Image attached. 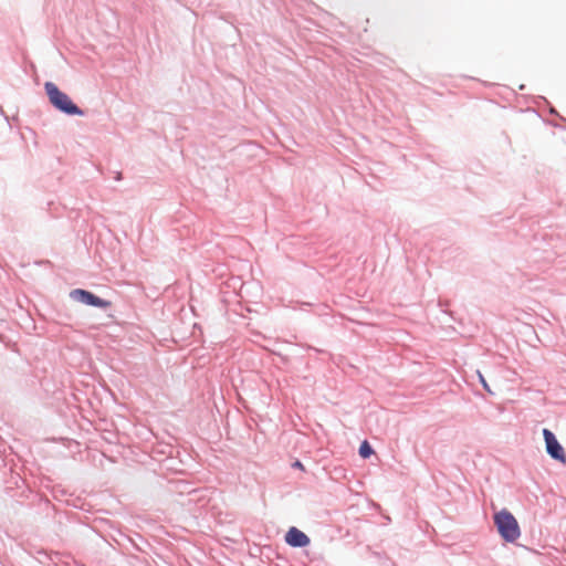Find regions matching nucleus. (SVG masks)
<instances>
[{
    "label": "nucleus",
    "instance_id": "1",
    "mask_svg": "<svg viewBox=\"0 0 566 566\" xmlns=\"http://www.w3.org/2000/svg\"><path fill=\"white\" fill-rule=\"evenodd\" d=\"M46 95L51 104L63 113L69 115H83V111L80 109L70 98V96L51 82H46L44 85Z\"/></svg>",
    "mask_w": 566,
    "mask_h": 566
},
{
    "label": "nucleus",
    "instance_id": "2",
    "mask_svg": "<svg viewBox=\"0 0 566 566\" xmlns=\"http://www.w3.org/2000/svg\"><path fill=\"white\" fill-rule=\"evenodd\" d=\"M494 523L497 527L500 535L506 542H515L520 535V526L516 518L511 512L503 509L494 515Z\"/></svg>",
    "mask_w": 566,
    "mask_h": 566
},
{
    "label": "nucleus",
    "instance_id": "3",
    "mask_svg": "<svg viewBox=\"0 0 566 566\" xmlns=\"http://www.w3.org/2000/svg\"><path fill=\"white\" fill-rule=\"evenodd\" d=\"M70 296L77 302L84 303L86 305L101 307V308H107L112 305L109 301L103 300L93 293L82 290V289H75L70 293Z\"/></svg>",
    "mask_w": 566,
    "mask_h": 566
},
{
    "label": "nucleus",
    "instance_id": "4",
    "mask_svg": "<svg viewBox=\"0 0 566 566\" xmlns=\"http://www.w3.org/2000/svg\"><path fill=\"white\" fill-rule=\"evenodd\" d=\"M543 436H544V440H545V443H546V451H547V453L553 459L565 463L566 462V453H565L563 447L557 441V439L554 436V433L551 430H548V429H544L543 430Z\"/></svg>",
    "mask_w": 566,
    "mask_h": 566
},
{
    "label": "nucleus",
    "instance_id": "5",
    "mask_svg": "<svg viewBox=\"0 0 566 566\" xmlns=\"http://www.w3.org/2000/svg\"><path fill=\"white\" fill-rule=\"evenodd\" d=\"M285 541L289 545L293 547H304L310 543V538L307 537V535L296 527H291L287 531L285 535Z\"/></svg>",
    "mask_w": 566,
    "mask_h": 566
},
{
    "label": "nucleus",
    "instance_id": "6",
    "mask_svg": "<svg viewBox=\"0 0 566 566\" xmlns=\"http://www.w3.org/2000/svg\"><path fill=\"white\" fill-rule=\"evenodd\" d=\"M374 453V450L371 448V446L369 444L368 441H363L360 447H359V455L363 458V459H367L369 458L371 454Z\"/></svg>",
    "mask_w": 566,
    "mask_h": 566
},
{
    "label": "nucleus",
    "instance_id": "7",
    "mask_svg": "<svg viewBox=\"0 0 566 566\" xmlns=\"http://www.w3.org/2000/svg\"><path fill=\"white\" fill-rule=\"evenodd\" d=\"M478 376H479V380H480V382L482 384L483 388H484L488 392L493 394V392H492V390H491V388H490V386H489V384L486 382V380H485L484 376H483V375H482V373H481V371H479V370H478Z\"/></svg>",
    "mask_w": 566,
    "mask_h": 566
},
{
    "label": "nucleus",
    "instance_id": "8",
    "mask_svg": "<svg viewBox=\"0 0 566 566\" xmlns=\"http://www.w3.org/2000/svg\"><path fill=\"white\" fill-rule=\"evenodd\" d=\"M293 467L297 468V469H301V470H304V467H303V464L300 461L294 462Z\"/></svg>",
    "mask_w": 566,
    "mask_h": 566
}]
</instances>
